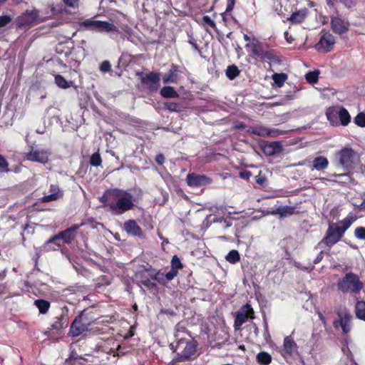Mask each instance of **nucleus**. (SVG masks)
I'll return each mask as SVG.
<instances>
[{
	"mask_svg": "<svg viewBox=\"0 0 365 365\" xmlns=\"http://www.w3.org/2000/svg\"><path fill=\"white\" fill-rule=\"evenodd\" d=\"M177 349H182L180 352L178 353V359L180 361H183L189 359L195 353L196 346L192 341H184L180 340L178 344Z\"/></svg>",
	"mask_w": 365,
	"mask_h": 365,
	"instance_id": "nucleus-11",
	"label": "nucleus"
},
{
	"mask_svg": "<svg viewBox=\"0 0 365 365\" xmlns=\"http://www.w3.org/2000/svg\"><path fill=\"white\" fill-rule=\"evenodd\" d=\"M309 14V10L307 8L299 9L294 13L287 19L292 24H300L303 22Z\"/></svg>",
	"mask_w": 365,
	"mask_h": 365,
	"instance_id": "nucleus-26",
	"label": "nucleus"
},
{
	"mask_svg": "<svg viewBox=\"0 0 365 365\" xmlns=\"http://www.w3.org/2000/svg\"><path fill=\"white\" fill-rule=\"evenodd\" d=\"M48 155L49 153L46 150L32 148L31 151L26 154V159L46 164L48 161Z\"/></svg>",
	"mask_w": 365,
	"mask_h": 365,
	"instance_id": "nucleus-15",
	"label": "nucleus"
},
{
	"mask_svg": "<svg viewBox=\"0 0 365 365\" xmlns=\"http://www.w3.org/2000/svg\"><path fill=\"white\" fill-rule=\"evenodd\" d=\"M255 180L257 184L264 185L267 182V178L259 173V175L255 177Z\"/></svg>",
	"mask_w": 365,
	"mask_h": 365,
	"instance_id": "nucleus-55",
	"label": "nucleus"
},
{
	"mask_svg": "<svg viewBox=\"0 0 365 365\" xmlns=\"http://www.w3.org/2000/svg\"><path fill=\"white\" fill-rule=\"evenodd\" d=\"M178 271L171 268V269L165 274V277L168 281H171L178 275Z\"/></svg>",
	"mask_w": 365,
	"mask_h": 365,
	"instance_id": "nucleus-54",
	"label": "nucleus"
},
{
	"mask_svg": "<svg viewBox=\"0 0 365 365\" xmlns=\"http://www.w3.org/2000/svg\"><path fill=\"white\" fill-rule=\"evenodd\" d=\"M89 327L81 322V317H76L73 322L71 323L70 329H69V335L72 337H77L84 332L88 331Z\"/></svg>",
	"mask_w": 365,
	"mask_h": 365,
	"instance_id": "nucleus-18",
	"label": "nucleus"
},
{
	"mask_svg": "<svg viewBox=\"0 0 365 365\" xmlns=\"http://www.w3.org/2000/svg\"><path fill=\"white\" fill-rule=\"evenodd\" d=\"M354 236L361 240H365V227H358L354 230Z\"/></svg>",
	"mask_w": 365,
	"mask_h": 365,
	"instance_id": "nucleus-47",
	"label": "nucleus"
},
{
	"mask_svg": "<svg viewBox=\"0 0 365 365\" xmlns=\"http://www.w3.org/2000/svg\"><path fill=\"white\" fill-rule=\"evenodd\" d=\"M359 158L357 152L350 147H344L335 153L336 165L346 172H350L354 168Z\"/></svg>",
	"mask_w": 365,
	"mask_h": 365,
	"instance_id": "nucleus-4",
	"label": "nucleus"
},
{
	"mask_svg": "<svg viewBox=\"0 0 365 365\" xmlns=\"http://www.w3.org/2000/svg\"><path fill=\"white\" fill-rule=\"evenodd\" d=\"M257 361L259 364L267 365L272 361V356L267 352L262 351L257 355Z\"/></svg>",
	"mask_w": 365,
	"mask_h": 365,
	"instance_id": "nucleus-34",
	"label": "nucleus"
},
{
	"mask_svg": "<svg viewBox=\"0 0 365 365\" xmlns=\"http://www.w3.org/2000/svg\"><path fill=\"white\" fill-rule=\"evenodd\" d=\"M323 252H320L319 254L317 256V257L315 258V259L314 260V264H317L319 263V262L322 261V258H323Z\"/></svg>",
	"mask_w": 365,
	"mask_h": 365,
	"instance_id": "nucleus-64",
	"label": "nucleus"
},
{
	"mask_svg": "<svg viewBox=\"0 0 365 365\" xmlns=\"http://www.w3.org/2000/svg\"><path fill=\"white\" fill-rule=\"evenodd\" d=\"M336 43L335 37L329 32L323 33L318 43L315 45V48L319 53L330 52Z\"/></svg>",
	"mask_w": 365,
	"mask_h": 365,
	"instance_id": "nucleus-9",
	"label": "nucleus"
},
{
	"mask_svg": "<svg viewBox=\"0 0 365 365\" xmlns=\"http://www.w3.org/2000/svg\"><path fill=\"white\" fill-rule=\"evenodd\" d=\"M356 125L360 127H365V113H359L354 119Z\"/></svg>",
	"mask_w": 365,
	"mask_h": 365,
	"instance_id": "nucleus-44",
	"label": "nucleus"
},
{
	"mask_svg": "<svg viewBox=\"0 0 365 365\" xmlns=\"http://www.w3.org/2000/svg\"><path fill=\"white\" fill-rule=\"evenodd\" d=\"M160 94L164 98H178V93L171 86H164L160 90Z\"/></svg>",
	"mask_w": 365,
	"mask_h": 365,
	"instance_id": "nucleus-33",
	"label": "nucleus"
},
{
	"mask_svg": "<svg viewBox=\"0 0 365 365\" xmlns=\"http://www.w3.org/2000/svg\"><path fill=\"white\" fill-rule=\"evenodd\" d=\"M225 259L230 263L235 264L240 261V256L237 250H232L226 255Z\"/></svg>",
	"mask_w": 365,
	"mask_h": 365,
	"instance_id": "nucleus-38",
	"label": "nucleus"
},
{
	"mask_svg": "<svg viewBox=\"0 0 365 365\" xmlns=\"http://www.w3.org/2000/svg\"><path fill=\"white\" fill-rule=\"evenodd\" d=\"M336 286L344 294H357L363 289L364 284L356 274L348 272L338 280Z\"/></svg>",
	"mask_w": 365,
	"mask_h": 365,
	"instance_id": "nucleus-5",
	"label": "nucleus"
},
{
	"mask_svg": "<svg viewBox=\"0 0 365 365\" xmlns=\"http://www.w3.org/2000/svg\"><path fill=\"white\" fill-rule=\"evenodd\" d=\"M329 166V160L324 156H318L314 158L312 161V170H316L318 171L324 170Z\"/></svg>",
	"mask_w": 365,
	"mask_h": 365,
	"instance_id": "nucleus-27",
	"label": "nucleus"
},
{
	"mask_svg": "<svg viewBox=\"0 0 365 365\" xmlns=\"http://www.w3.org/2000/svg\"><path fill=\"white\" fill-rule=\"evenodd\" d=\"M155 161L158 165H163L165 162V157L163 154L160 153L155 156Z\"/></svg>",
	"mask_w": 365,
	"mask_h": 365,
	"instance_id": "nucleus-59",
	"label": "nucleus"
},
{
	"mask_svg": "<svg viewBox=\"0 0 365 365\" xmlns=\"http://www.w3.org/2000/svg\"><path fill=\"white\" fill-rule=\"evenodd\" d=\"M11 21V18L9 16L4 15L0 16V28L4 27Z\"/></svg>",
	"mask_w": 365,
	"mask_h": 365,
	"instance_id": "nucleus-53",
	"label": "nucleus"
},
{
	"mask_svg": "<svg viewBox=\"0 0 365 365\" xmlns=\"http://www.w3.org/2000/svg\"><path fill=\"white\" fill-rule=\"evenodd\" d=\"M225 73L229 79L233 80L239 76L240 70L235 65H231L227 68Z\"/></svg>",
	"mask_w": 365,
	"mask_h": 365,
	"instance_id": "nucleus-37",
	"label": "nucleus"
},
{
	"mask_svg": "<svg viewBox=\"0 0 365 365\" xmlns=\"http://www.w3.org/2000/svg\"><path fill=\"white\" fill-rule=\"evenodd\" d=\"M102 160L100 154L97 152L93 153L90 158V164L92 166L98 167L101 165Z\"/></svg>",
	"mask_w": 365,
	"mask_h": 365,
	"instance_id": "nucleus-42",
	"label": "nucleus"
},
{
	"mask_svg": "<svg viewBox=\"0 0 365 365\" xmlns=\"http://www.w3.org/2000/svg\"><path fill=\"white\" fill-rule=\"evenodd\" d=\"M330 18L331 27L334 33L341 35L348 31L350 24L346 18L342 17L337 11Z\"/></svg>",
	"mask_w": 365,
	"mask_h": 365,
	"instance_id": "nucleus-8",
	"label": "nucleus"
},
{
	"mask_svg": "<svg viewBox=\"0 0 365 365\" xmlns=\"http://www.w3.org/2000/svg\"><path fill=\"white\" fill-rule=\"evenodd\" d=\"M55 83L61 88H68L71 86L72 82L67 81L61 75L57 74L55 76Z\"/></svg>",
	"mask_w": 365,
	"mask_h": 365,
	"instance_id": "nucleus-35",
	"label": "nucleus"
},
{
	"mask_svg": "<svg viewBox=\"0 0 365 365\" xmlns=\"http://www.w3.org/2000/svg\"><path fill=\"white\" fill-rule=\"evenodd\" d=\"M68 309L66 307L62 308L61 314L54 318L50 329L60 331L66 328L68 325Z\"/></svg>",
	"mask_w": 365,
	"mask_h": 365,
	"instance_id": "nucleus-14",
	"label": "nucleus"
},
{
	"mask_svg": "<svg viewBox=\"0 0 365 365\" xmlns=\"http://www.w3.org/2000/svg\"><path fill=\"white\" fill-rule=\"evenodd\" d=\"M78 27V29L81 31H91L100 33H119L118 28L113 24L93 19H88L79 22Z\"/></svg>",
	"mask_w": 365,
	"mask_h": 365,
	"instance_id": "nucleus-6",
	"label": "nucleus"
},
{
	"mask_svg": "<svg viewBox=\"0 0 365 365\" xmlns=\"http://www.w3.org/2000/svg\"><path fill=\"white\" fill-rule=\"evenodd\" d=\"M38 17L37 9L27 10L16 19V25L19 28H26L36 21Z\"/></svg>",
	"mask_w": 365,
	"mask_h": 365,
	"instance_id": "nucleus-12",
	"label": "nucleus"
},
{
	"mask_svg": "<svg viewBox=\"0 0 365 365\" xmlns=\"http://www.w3.org/2000/svg\"><path fill=\"white\" fill-rule=\"evenodd\" d=\"M34 304L42 314H46L50 308V302L45 299H36L34 301Z\"/></svg>",
	"mask_w": 365,
	"mask_h": 365,
	"instance_id": "nucleus-31",
	"label": "nucleus"
},
{
	"mask_svg": "<svg viewBox=\"0 0 365 365\" xmlns=\"http://www.w3.org/2000/svg\"><path fill=\"white\" fill-rule=\"evenodd\" d=\"M330 176L346 178V180H349L350 179V176L346 173H343V174H335L334 173V174L331 175Z\"/></svg>",
	"mask_w": 365,
	"mask_h": 365,
	"instance_id": "nucleus-62",
	"label": "nucleus"
},
{
	"mask_svg": "<svg viewBox=\"0 0 365 365\" xmlns=\"http://www.w3.org/2000/svg\"><path fill=\"white\" fill-rule=\"evenodd\" d=\"M111 283V277L108 275H102L96 280V285L98 287L109 285Z\"/></svg>",
	"mask_w": 365,
	"mask_h": 365,
	"instance_id": "nucleus-40",
	"label": "nucleus"
},
{
	"mask_svg": "<svg viewBox=\"0 0 365 365\" xmlns=\"http://www.w3.org/2000/svg\"><path fill=\"white\" fill-rule=\"evenodd\" d=\"M294 212L295 207L288 205L279 206L272 212L273 214L279 215L281 218L291 216Z\"/></svg>",
	"mask_w": 365,
	"mask_h": 365,
	"instance_id": "nucleus-28",
	"label": "nucleus"
},
{
	"mask_svg": "<svg viewBox=\"0 0 365 365\" xmlns=\"http://www.w3.org/2000/svg\"><path fill=\"white\" fill-rule=\"evenodd\" d=\"M202 25L203 26H208L213 29L214 30L217 29L216 24L215 22L211 19V18L209 16H204L202 17Z\"/></svg>",
	"mask_w": 365,
	"mask_h": 365,
	"instance_id": "nucleus-46",
	"label": "nucleus"
},
{
	"mask_svg": "<svg viewBox=\"0 0 365 365\" xmlns=\"http://www.w3.org/2000/svg\"><path fill=\"white\" fill-rule=\"evenodd\" d=\"M63 4L70 8L78 9L80 4V0H62Z\"/></svg>",
	"mask_w": 365,
	"mask_h": 365,
	"instance_id": "nucleus-49",
	"label": "nucleus"
},
{
	"mask_svg": "<svg viewBox=\"0 0 365 365\" xmlns=\"http://www.w3.org/2000/svg\"><path fill=\"white\" fill-rule=\"evenodd\" d=\"M287 78V76L285 73H274L272 75V80L278 87H282Z\"/></svg>",
	"mask_w": 365,
	"mask_h": 365,
	"instance_id": "nucleus-39",
	"label": "nucleus"
},
{
	"mask_svg": "<svg viewBox=\"0 0 365 365\" xmlns=\"http://www.w3.org/2000/svg\"><path fill=\"white\" fill-rule=\"evenodd\" d=\"M86 224V222L83 221L80 225H75L51 237L43 245L42 250L50 252L57 250L61 247V244L58 242V240L61 239L66 244L71 243L74 239V232Z\"/></svg>",
	"mask_w": 365,
	"mask_h": 365,
	"instance_id": "nucleus-3",
	"label": "nucleus"
},
{
	"mask_svg": "<svg viewBox=\"0 0 365 365\" xmlns=\"http://www.w3.org/2000/svg\"><path fill=\"white\" fill-rule=\"evenodd\" d=\"M354 221V217L348 215L336 222L329 223L325 235L319 243V246H325L329 249L331 248L341 240L346 231L351 227Z\"/></svg>",
	"mask_w": 365,
	"mask_h": 365,
	"instance_id": "nucleus-2",
	"label": "nucleus"
},
{
	"mask_svg": "<svg viewBox=\"0 0 365 365\" xmlns=\"http://www.w3.org/2000/svg\"><path fill=\"white\" fill-rule=\"evenodd\" d=\"M284 36V38L289 43H292L294 41V38L288 31H285Z\"/></svg>",
	"mask_w": 365,
	"mask_h": 365,
	"instance_id": "nucleus-61",
	"label": "nucleus"
},
{
	"mask_svg": "<svg viewBox=\"0 0 365 365\" xmlns=\"http://www.w3.org/2000/svg\"><path fill=\"white\" fill-rule=\"evenodd\" d=\"M122 29L125 32V35L126 36V38L128 41H130L133 42L134 41V35L133 34V31H132L131 29L129 28L128 26H125L123 28H122Z\"/></svg>",
	"mask_w": 365,
	"mask_h": 365,
	"instance_id": "nucleus-50",
	"label": "nucleus"
},
{
	"mask_svg": "<svg viewBox=\"0 0 365 365\" xmlns=\"http://www.w3.org/2000/svg\"><path fill=\"white\" fill-rule=\"evenodd\" d=\"M319 73L317 71H310L305 76L307 81L309 83H315L317 82Z\"/></svg>",
	"mask_w": 365,
	"mask_h": 365,
	"instance_id": "nucleus-43",
	"label": "nucleus"
},
{
	"mask_svg": "<svg viewBox=\"0 0 365 365\" xmlns=\"http://www.w3.org/2000/svg\"><path fill=\"white\" fill-rule=\"evenodd\" d=\"M339 320L334 322V326L337 327L339 324L344 334H347L351 330V316L349 314H345L344 316L339 314Z\"/></svg>",
	"mask_w": 365,
	"mask_h": 365,
	"instance_id": "nucleus-23",
	"label": "nucleus"
},
{
	"mask_svg": "<svg viewBox=\"0 0 365 365\" xmlns=\"http://www.w3.org/2000/svg\"><path fill=\"white\" fill-rule=\"evenodd\" d=\"M356 316L359 319L365 321V302L357 301L355 306Z\"/></svg>",
	"mask_w": 365,
	"mask_h": 365,
	"instance_id": "nucleus-32",
	"label": "nucleus"
},
{
	"mask_svg": "<svg viewBox=\"0 0 365 365\" xmlns=\"http://www.w3.org/2000/svg\"><path fill=\"white\" fill-rule=\"evenodd\" d=\"M111 65L108 61H104L101 63L100 66V71L106 73L110 71Z\"/></svg>",
	"mask_w": 365,
	"mask_h": 365,
	"instance_id": "nucleus-52",
	"label": "nucleus"
},
{
	"mask_svg": "<svg viewBox=\"0 0 365 365\" xmlns=\"http://www.w3.org/2000/svg\"><path fill=\"white\" fill-rule=\"evenodd\" d=\"M178 70V68L173 66L168 73H166L163 78V82L165 83H174L177 82Z\"/></svg>",
	"mask_w": 365,
	"mask_h": 365,
	"instance_id": "nucleus-29",
	"label": "nucleus"
},
{
	"mask_svg": "<svg viewBox=\"0 0 365 365\" xmlns=\"http://www.w3.org/2000/svg\"><path fill=\"white\" fill-rule=\"evenodd\" d=\"M8 289V287L6 283L0 284V295L6 293Z\"/></svg>",
	"mask_w": 365,
	"mask_h": 365,
	"instance_id": "nucleus-63",
	"label": "nucleus"
},
{
	"mask_svg": "<svg viewBox=\"0 0 365 365\" xmlns=\"http://www.w3.org/2000/svg\"><path fill=\"white\" fill-rule=\"evenodd\" d=\"M49 192L48 195H45L41 198L42 202L56 201L63 196V191L56 185H51Z\"/></svg>",
	"mask_w": 365,
	"mask_h": 365,
	"instance_id": "nucleus-21",
	"label": "nucleus"
},
{
	"mask_svg": "<svg viewBox=\"0 0 365 365\" xmlns=\"http://www.w3.org/2000/svg\"><path fill=\"white\" fill-rule=\"evenodd\" d=\"M246 48H250V52L255 55L257 56L259 53V51L260 48L262 47L261 43L259 42V41L256 38H253V41L248 43L245 45Z\"/></svg>",
	"mask_w": 365,
	"mask_h": 365,
	"instance_id": "nucleus-36",
	"label": "nucleus"
},
{
	"mask_svg": "<svg viewBox=\"0 0 365 365\" xmlns=\"http://www.w3.org/2000/svg\"><path fill=\"white\" fill-rule=\"evenodd\" d=\"M160 74L150 72L141 78L142 83L150 92H155L160 87Z\"/></svg>",
	"mask_w": 365,
	"mask_h": 365,
	"instance_id": "nucleus-13",
	"label": "nucleus"
},
{
	"mask_svg": "<svg viewBox=\"0 0 365 365\" xmlns=\"http://www.w3.org/2000/svg\"><path fill=\"white\" fill-rule=\"evenodd\" d=\"M99 200L113 215H123L135 207L133 195L128 190L120 188L106 190Z\"/></svg>",
	"mask_w": 365,
	"mask_h": 365,
	"instance_id": "nucleus-1",
	"label": "nucleus"
},
{
	"mask_svg": "<svg viewBox=\"0 0 365 365\" xmlns=\"http://www.w3.org/2000/svg\"><path fill=\"white\" fill-rule=\"evenodd\" d=\"M253 314L254 311L250 304H246L243 305L236 314L234 327L239 328L247 322L249 318H254Z\"/></svg>",
	"mask_w": 365,
	"mask_h": 365,
	"instance_id": "nucleus-10",
	"label": "nucleus"
},
{
	"mask_svg": "<svg viewBox=\"0 0 365 365\" xmlns=\"http://www.w3.org/2000/svg\"><path fill=\"white\" fill-rule=\"evenodd\" d=\"M171 268L177 271L182 268V264L177 255H174L171 260Z\"/></svg>",
	"mask_w": 365,
	"mask_h": 365,
	"instance_id": "nucleus-45",
	"label": "nucleus"
},
{
	"mask_svg": "<svg viewBox=\"0 0 365 365\" xmlns=\"http://www.w3.org/2000/svg\"><path fill=\"white\" fill-rule=\"evenodd\" d=\"M187 183L190 187H198L210 184L211 180L204 175L190 173L186 178Z\"/></svg>",
	"mask_w": 365,
	"mask_h": 365,
	"instance_id": "nucleus-16",
	"label": "nucleus"
},
{
	"mask_svg": "<svg viewBox=\"0 0 365 365\" xmlns=\"http://www.w3.org/2000/svg\"><path fill=\"white\" fill-rule=\"evenodd\" d=\"M166 108L170 111H178L179 106L176 103H168L166 104Z\"/></svg>",
	"mask_w": 365,
	"mask_h": 365,
	"instance_id": "nucleus-57",
	"label": "nucleus"
},
{
	"mask_svg": "<svg viewBox=\"0 0 365 365\" xmlns=\"http://www.w3.org/2000/svg\"><path fill=\"white\" fill-rule=\"evenodd\" d=\"M346 7L351 8L354 6L356 4V0H340Z\"/></svg>",
	"mask_w": 365,
	"mask_h": 365,
	"instance_id": "nucleus-58",
	"label": "nucleus"
},
{
	"mask_svg": "<svg viewBox=\"0 0 365 365\" xmlns=\"http://www.w3.org/2000/svg\"><path fill=\"white\" fill-rule=\"evenodd\" d=\"M77 317H81V322H82L84 325H86L88 327H90V326L93 324L95 321V319L89 318L85 312H82L77 316Z\"/></svg>",
	"mask_w": 365,
	"mask_h": 365,
	"instance_id": "nucleus-41",
	"label": "nucleus"
},
{
	"mask_svg": "<svg viewBox=\"0 0 365 365\" xmlns=\"http://www.w3.org/2000/svg\"><path fill=\"white\" fill-rule=\"evenodd\" d=\"M339 108L340 106H332L328 108L326 110L327 120L334 126L339 125Z\"/></svg>",
	"mask_w": 365,
	"mask_h": 365,
	"instance_id": "nucleus-24",
	"label": "nucleus"
},
{
	"mask_svg": "<svg viewBox=\"0 0 365 365\" xmlns=\"http://www.w3.org/2000/svg\"><path fill=\"white\" fill-rule=\"evenodd\" d=\"M9 164L6 160L5 158L0 155V169L2 172H8Z\"/></svg>",
	"mask_w": 365,
	"mask_h": 365,
	"instance_id": "nucleus-51",
	"label": "nucleus"
},
{
	"mask_svg": "<svg viewBox=\"0 0 365 365\" xmlns=\"http://www.w3.org/2000/svg\"><path fill=\"white\" fill-rule=\"evenodd\" d=\"M222 21L225 25H227L230 23V20H233L237 21L235 18L230 14V12L225 11L221 14Z\"/></svg>",
	"mask_w": 365,
	"mask_h": 365,
	"instance_id": "nucleus-48",
	"label": "nucleus"
},
{
	"mask_svg": "<svg viewBox=\"0 0 365 365\" xmlns=\"http://www.w3.org/2000/svg\"><path fill=\"white\" fill-rule=\"evenodd\" d=\"M251 175V173L248 170L242 171L240 173V176L241 177V178L245 180H249Z\"/></svg>",
	"mask_w": 365,
	"mask_h": 365,
	"instance_id": "nucleus-60",
	"label": "nucleus"
},
{
	"mask_svg": "<svg viewBox=\"0 0 365 365\" xmlns=\"http://www.w3.org/2000/svg\"><path fill=\"white\" fill-rule=\"evenodd\" d=\"M256 56L263 61H278V57L276 56L273 50L264 48L262 46L260 48L259 53Z\"/></svg>",
	"mask_w": 365,
	"mask_h": 365,
	"instance_id": "nucleus-25",
	"label": "nucleus"
},
{
	"mask_svg": "<svg viewBox=\"0 0 365 365\" xmlns=\"http://www.w3.org/2000/svg\"><path fill=\"white\" fill-rule=\"evenodd\" d=\"M298 352V346L292 335L284 337L283 341L282 355L292 356Z\"/></svg>",
	"mask_w": 365,
	"mask_h": 365,
	"instance_id": "nucleus-17",
	"label": "nucleus"
},
{
	"mask_svg": "<svg viewBox=\"0 0 365 365\" xmlns=\"http://www.w3.org/2000/svg\"><path fill=\"white\" fill-rule=\"evenodd\" d=\"M235 3H236V0H227V6H226L225 11L230 13L233 10Z\"/></svg>",
	"mask_w": 365,
	"mask_h": 365,
	"instance_id": "nucleus-56",
	"label": "nucleus"
},
{
	"mask_svg": "<svg viewBox=\"0 0 365 365\" xmlns=\"http://www.w3.org/2000/svg\"><path fill=\"white\" fill-rule=\"evenodd\" d=\"M140 282L149 289H157V284L154 281L160 282L163 278L160 277V272L155 273L150 276V278L145 276L144 274H140Z\"/></svg>",
	"mask_w": 365,
	"mask_h": 365,
	"instance_id": "nucleus-19",
	"label": "nucleus"
},
{
	"mask_svg": "<svg viewBox=\"0 0 365 365\" xmlns=\"http://www.w3.org/2000/svg\"><path fill=\"white\" fill-rule=\"evenodd\" d=\"M124 230L130 235L141 237L143 232L140 227L134 220H129L124 222Z\"/></svg>",
	"mask_w": 365,
	"mask_h": 365,
	"instance_id": "nucleus-22",
	"label": "nucleus"
},
{
	"mask_svg": "<svg viewBox=\"0 0 365 365\" xmlns=\"http://www.w3.org/2000/svg\"><path fill=\"white\" fill-rule=\"evenodd\" d=\"M250 134L256 135L263 138H277L284 135L286 131L277 128H271L261 125L250 126L247 130Z\"/></svg>",
	"mask_w": 365,
	"mask_h": 365,
	"instance_id": "nucleus-7",
	"label": "nucleus"
},
{
	"mask_svg": "<svg viewBox=\"0 0 365 365\" xmlns=\"http://www.w3.org/2000/svg\"><path fill=\"white\" fill-rule=\"evenodd\" d=\"M339 125L346 126L351 121V116L348 110L344 108L340 107L339 108Z\"/></svg>",
	"mask_w": 365,
	"mask_h": 365,
	"instance_id": "nucleus-30",
	"label": "nucleus"
},
{
	"mask_svg": "<svg viewBox=\"0 0 365 365\" xmlns=\"http://www.w3.org/2000/svg\"><path fill=\"white\" fill-rule=\"evenodd\" d=\"M262 149L267 156H273L279 154L282 151L283 148L281 142L273 141L264 144Z\"/></svg>",
	"mask_w": 365,
	"mask_h": 365,
	"instance_id": "nucleus-20",
	"label": "nucleus"
}]
</instances>
